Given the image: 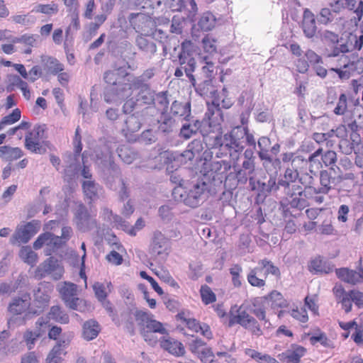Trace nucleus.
Instances as JSON below:
<instances>
[{"label": "nucleus", "mask_w": 363, "mask_h": 363, "mask_svg": "<svg viewBox=\"0 0 363 363\" xmlns=\"http://www.w3.org/2000/svg\"><path fill=\"white\" fill-rule=\"evenodd\" d=\"M104 80L110 85L116 86L114 91L121 97L130 96L134 90L140 87V80L130 76L123 67L106 72Z\"/></svg>", "instance_id": "1"}, {"label": "nucleus", "mask_w": 363, "mask_h": 363, "mask_svg": "<svg viewBox=\"0 0 363 363\" xmlns=\"http://www.w3.org/2000/svg\"><path fill=\"white\" fill-rule=\"evenodd\" d=\"M272 274L276 279H281V272L278 267L267 258L260 259L257 266L250 269L247 276L248 283L254 287L262 288L266 285L265 279Z\"/></svg>", "instance_id": "2"}, {"label": "nucleus", "mask_w": 363, "mask_h": 363, "mask_svg": "<svg viewBox=\"0 0 363 363\" xmlns=\"http://www.w3.org/2000/svg\"><path fill=\"white\" fill-rule=\"evenodd\" d=\"M216 192L217 189L213 187L209 181L203 178L192 183L183 201L186 206L196 208L206 200L208 194H213Z\"/></svg>", "instance_id": "3"}, {"label": "nucleus", "mask_w": 363, "mask_h": 363, "mask_svg": "<svg viewBox=\"0 0 363 363\" xmlns=\"http://www.w3.org/2000/svg\"><path fill=\"white\" fill-rule=\"evenodd\" d=\"M178 124L172 117L162 114L160 117V150L176 146L178 143Z\"/></svg>", "instance_id": "4"}, {"label": "nucleus", "mask_w": 363, "mask_h": 363, "mask_svg": "<svg viewBox=\"0 0 363 363\" xmlns=\"http://www.w3.org/2000/svg\"><path fill=\"white\" fill-rule=\"evenodd\" d=\"M135 318L140 327L141 334L145 340L151 345H155L157 342V333L159 332V322L153 319V315L151 313L138 311L135 314Z\"/></svg>", "instance_id": "5"}, {"label": "nucleus", "mask_w": 363, "mask_h": 363, "mask_svg": "<svg viewBox=\"0 0 363 363\" xmlns=\"http://www.w3.org/2000/svg\"><path fill=\"white\" fill-rule=\"evenodd\" d=\"M246 133L241 126L233 128L230 132L224 134V151L229 153L233 158H238L245 148L244 138Z\"/></svg>", "instance_id": "6"}, {"label": "nucleus", "mask_w": 363, "mask_h": 363, "mask_svg": "<svg viewBox=\"0 0 363 363\" xmlns=\"http://www.w3.org/2000/svg\"><path fill=\"white\" fill-rule=\"evenodd\" d=\"M45 130V125H35L25 136V147L33 153H45L48 146V142L44 140Z\"/></svg>", "instance_id": "7"}, {"label": "nucleus", "mask_w": 363, "mask_h": 363, "mask_svg": "<svg viewBox=\"0 0 363 363\" xmlns=\"http://www.w3.org/2000/svg\"><path fill=\"white\" fill-rule=\"evenodd\" d=\"M170 102H172L170 107L171 113L175 116H183L186 121H190V118L191 117L190 102L182 104L174 100L167 91L160 93V111H162V114L167 111L168 105Z\"/></svg>", "instance_id": "8"}, {"label": "nucleus", "mask_w": 363, "mask_h": 363, "mask_svg": "<svg viewBox=\"0 0 363 363\" xmlns=\"http://www.w3.org/2000/svg\"><path fill=\"white\" fill-rule=\"evenodd\" d=\"M65 268L62 262L54 257L44 260L35 271V277L40 279L50 276L53 280L57 281L62 278Z\"/></svg>", "instance_id": "9"}, {"label": "nucleus", "mask_w": 363, "mask_h": 363, "mask_svg": "<svg viewBox=\"0 0 363 363\" xmlns=\"http://www.w3.org/2000/svg\"><path fill=\"white\" fill-rule=\"evenodd\" d=\"M238 314L231 315L229 319L228 325L232 327L235 324H239L244 328L248 330L252 335L260 336L262 335V331L258 321L248 312L242 310L240 306L238 311Z\"/></svg>", "instance_id": "10"}, {"label": "nucleus", "mask_w": 363, "mask_h": 363, "mask_svg": "<svg viewBox=\"0 0 363 363\" xmlns=\"http://www.w3.org/2000/svg\"><path fill=\"white\" fill-rule=\"evenodd\" d=\"M129 21L137 33L145 36H150L156 30L155 21L147 14L142 13H131Z\"/></svg>", "instance_id": "11"}, {"label": "nucleus", "mask_w": 363, "mask_h": 363, "mask_svg": "<svg viewBox=\"0 0 363 363\" xmlns=\"http://www.w3.org/2000/svg\"><path fill=\"white\" fill-rule=\"evenodd\" d=\"M57 291L61 299L68 308L78 310V306L82 300L78 297L79 290L77 284L64 281L57 286Z\"/></svg>", "instance_id": "12"}, {"label": "nucleus", "mask_w": 363, "mask_h": 363, "mask_svg": "<svg viewBox=\"0 0 363 363\" xmlns=\"http://www.w3.org/2000/svg\"><path fill=\"white\" fill-rule=\"evenodd\" d=\"M231 164L226 160L215 161L211 163L209 177L204 179L209 181L213 187L221 188L224 177L231 169Z\"/></svg>", "instance_id": "13"}, {"label": "nucleus", "mask_w": 363, "mask_h": 363, "mask_svg": "<svg viewBox=\"0 0 363 363\" xmlns=\"http://www.w3.org/2000/svg\"><path fill=\"white\" fill-rule=\"evenodd\" d=\"M31 308V298L28 292L21 294L19 296L13 298L8 306V311L13 315H18L25 314L28 317Z\"/></svg>", "instance_id": "14"}, {"label": "nucleus", "mask_w": 363, "mask_h": 363, "mask_svg": "<svg viewBox=\"0 0 363 363\" xmlns=\"http://www.w3.org/2000/svg\"><path fill=\"white\" fill-rule=\"evenodd\" d=\"M141 121L140 118L134 114L126 117L121 133L128 142H135L138 137V133L141 128Z\"/></svg>", "instance_id": "15"}, {"label": "nucleus", "mask_w": 363, "mask_h": 363, "mask_svg": "<svg viewBox=\"0 0 363 363\" xmlns=\"http://www.w3.org/2000/svg\"><path fill=\"white\" fill-rule=\"evenodd\" d=\"M339 176H333L331 170H321L320 172V184L318 188H313L315 194H327L340 184Z\"/></svg>", "instance_id": "16"}, {"label": "nucleus", "mask_w": 363, "mask_h": 363, "mask_svg": "<svg viewBox=\"0 0 363 363\" xmlns=\"http://www.w3.org/2000/svg\"><path fill=\"white\" fill-rule=\"evenodd\" d=\"M50 296L45 289L38 288L34 293V299L31 303L30 313L40 315L48 308Z\"/></svg>", "instance_id": "17"}, {"label": "nucleus", "mask_w": 363, "mask_h": 363, "mask_svg": "<svg viewBox=\"0 0 363 363\" xmlns=\"http://www.w3.org/2000/svg\"><path fill=\"white\" fill-rule=\"evenodd\" d=\"M193 117L190 118L189 123H185L180 128L178 135L185 140H188L194 135H196L198 132L202 135V130L205 128L209 123L206 120H191Z\"/></svg>", "instance_id": "18"}, {"label": "nucleus", "mask_w": 363, "mask_h": 363, "mask_svg": "<svg viewBox=\"0 0 363 363\" xmlns=\"http://www.w3.org/2000/svg\"><path fill=\"white\" fill-rule=\"evenodd\" d=\"M211 128L205 127L202 130L203 142L208 149H219L224 151V140L221 133L209 130Z\"/></svg>", "instance_id": "19"}, {"label": "nucleus", "mask_w": 363, "mask_h": 363, "mask_svg": "<svg viewBox=\"0 0 363 363\" xmlns=\"http://www.w3.org/2000/svg\"><path fill=\"white\" fill-rule=\"evenodd\" d=\"M38 230L39 226L38 223L33 220L18 227L13 237L18 242L26 243L38 233Z\"/></svg>", "instance_id": "20"}, {"label": "nucleus", "mask_w": 363, "mask_h": 363, "mask_svg": "<svg viewBox=\"0 0 363 363\" xmlns=\"http://www.w3.org/2000/svg\"><path fill=\"white\" fill-rule=\"evenodd\" d=\"M238 184L240 183V180L238 174L234 172L229 171L227 174L224 177L222 187L217 188V191L219 189H222L223 187L224 191L222 192V195L220 197V200H226L232 197L233 191L236 189Z\"/></svg>", "instance_id": "21"}, {"label": "nucleus", "mask_w": 363, "mask_h": 363, "mask_svg": "<svg viewBox=\"0 0 363 363\" xmlns=\"http://www.w3.org/2000/svg\"><path fill=\"white\" fill-rule=\"evenodd\" d=\"M271 140L266 136L260 137L257 141L259 150L257 155L261 160L265 159L270 155H277L280 152L281 145L279 143H276L271 147Z\"/></svg>", "instance_id": "22"}, {"label": "nucleus", "mask_w": 363, "mask_h": 363, "mask_svg": "<svg viewBox=\"0 0 363 363\" xmlns=\"http://www.w3.org/2000/svg\"><path fill=\"white\" fill-rule=\"evenodd\" d=\"M160 347L176 357H183L186 353L184 345L170 337L160 339Z\"/></svg>", "instance_id": "23"}, {"label": "nucleus", "mask_w": 363, "mask_h": 363, "mask_svg": "<svg viewBox=\"0 0 363 363\" xmlns=\"http://www.w3.org/2000/svg\"><path fill=\"white\" fill-rule=\"evenodd\" d=\"M176 317L178 319L183 320L189 329L199 333L201 332V335L211 340L213 337L212 332L209 325L206 323L200 324V323L195 318H186L184 313H178Z\"/></svg>", "instance_id": "24"}, {"label": "nucleus", "mask_w": 363, "mask_h": 363, "mask_svg": "<svg viewBox=\"0 0 363 363\" xmlns=\"http://www.w3.org/2000/svg\"><path fill=\"white\" fill-rule=\"evenodd\" d=\"M267 303V298H264V296L254 298L251 301V305L249 306L248 310L250 313L255 315L259 320H263L265 323H268L270 324L266 317Z\"/></svg>", "instance_id": "25"}, {"label": "nucleus", "mask_w": 363, "mask_h": 363, "mask_svg": "<svg viewBox=\"0 0 363 363\" xmlns=\"http://www.w3.org/2000/svg\"><path fill=\"white\" fill-rule=\"evenodd\" d=\"M301 27L304 35L307 38H312L315 35L317 26L315 16L308 9H306L303 11V18Z\"/></svg>", "instance_id": "26"}, {"label": "nucleus", "mask_w": 363, "mask_h": 363, "mask_svg": "<svg viewBox=\"0 0 363 363\" xmlns=\"http://www.w3.org/2000/svg\"><path fill=\"white\" fill-rule=\"evenodd\" d=\"M247 151H245V160L242 162L241 168L238 170H235V172L238 176L240 183L242 184H246L248 178L252 176L255 171L254 159L247 157Z\"/></svg>", "instance_id": "27"}, {"label": "nucleus", "mask_w": 363, "mask_h": 363, "mask_svg": "<svg viewBox=\"0 0 363 363\" xmlns=\"http://www.w3.org/2000/svg\"><path fill=\"white\" fill-rule=\"evenodd\" d=\"M308 269L313 274H329L333 271L334 265L318 256L311 261Z\"/></svg>", "instance_id": "28"}, {"label": "nucleus", "mask_w": 363, "mask_h": 363, "mask_svg": "<svg viewBox=\"0 0 363 363\" xmlns=\"http://www.w3.org/2000/svg\"><path fill=\"white\" fill-rule=\"evenodd\" d=\"M13 43H21L23 45L21 52L25 55H30L33 48L36 46L37 39L34 34L25 33L19 37L13 36Z\"/></svg>", "instance_id": "29"}, {"label": "nucleus", "mask_w": 363, "mask_h": 363, "mask_svg": "<svg viewBox=\"0 0 363 363\" xmlns=\"http://www.w3.org/2000/svg\"><path fill=\"white\" fill-rule=\"evenodd\" d=\"M180 67H178L174 72V75L177 77H180L183 76L184 72H185L186 77L189 78L191 83L195 82V77L193 75V72L195 70L196 67V61L188 60L186 61L182 59H179Z\"/></svg>", "instance_id": "30"}, {"label": "nucleus", "mask_w": 363, "mask_h": 363, "mask_svg": "<svg viewBox=\"0 0 363 363\" xmlns=\"http://www.w3.org/2000/svg\"><path fill=\"white\" fill-rule=\"evenodd\" d=\"M306 350L305 347L296 345L292 351L288 350L279 355L280 360L286 361V363H300V359L304 356Z\"/></svg>", "instance_id": "31"}, {"label": "nucleus", "mask_w": 363, "mask_h": 363, "mask_svg": "<svg viewBox=\"0 0 363 363\" xmlns=\"http://www.w3.org/2000/svg\"><path fill=\"white\" fill-rule=\"evenodd\" d=\"M335 273L340 280L352 285L359 282L362 278L359 273L348 268L335 269Z\"/></svg>", "instance_id": "32"}, {"label": "nucleus", "mask_w": 363, "mask_h": 363, "mask_svg": "<svg viewBox=\"0 0 363 363\" xmlns=\"http://www.w3.org/2000/svg\"><path fill=\"white\" fill-rule=\"evenodd\" d=\"M99 324L94 320L86 321L82 326V337L87 341L95 339L100 333Z\"/></svg>", "instance_id": "33"}, {"label": "nucleus", "mask_w": 363, "mask_h": 363, "mask_svg": "<svg viewBox=\"0 0 363 363\" xmlns=\"http://www.w3.org/2000/svg\"><path fill=\"white\" fill-rule=\"evenodd\" d=\"M198 46L190 40H185L182 43L181 50L177 53V57L179 59L183 58V60L188 61V60H195L194 54L196 52Z\"/></svg>", "instance_id": "34"}, {"label": "nucleus", "mask_w": 363, "mask_h": 363, "mask_svg": "<svg viewBox=\"0 0 363 363\" xmlns=\"http://www.w3.org/2000/svg\"><path fill=\"white\" fill-rule=\"evenodd\" d=\"M23 155V152L20 147H12L9 145L0 146V158L9 161L20 159Z\"/></svg>", "instance_id": "35"}, {"label": "nucleus", "mask_w": 363, "mask_h": 363, "mask_svg": "<svg viewBox=\"0 0 363 363\" xmlns=\"http://www.w3.org/2000/svg\"><path fill=\"white\" fill-rule=\"evenodd\" d=\"M48 318L61 324H67L69 322V315L58 305L50 308Z\"/></svg>", "instance_id": "36"}, {"label": "nucleus", "mask_w": 363, "mask_h": 363, "mask_svg": "<svg viewBox=\"0 0 363 363\" xmlns=\"http://www.w3.org/2000/svg\"><path fill=\"white\" fill-rule=\"evenodd\" d=\"M160 158L163 160V163L166 165V172L167 174L179 171L178 162L176 160L175 157L172 152H169L168 150H164L163 152H160Z\"/></svg>", "instance_id": "37"}, {"label": "nucleus", "mask_w": 363, "mask_h": 363, "mask_svg": "<svg viewBox=\"0 0 363 363\" xmlns=\"http://www.w3.org/2000/svg\"><path fill=\"white\" fill-rule=\"evenodd\" d=\"M203 143L199 139L192 140L187 146V149L184 152V157L189 160H192L194 157L199 156L203 150Z\"/></svg>", "instance_id": "38"}, {"label": "nucleus", "mask_w": 363, "mask_h": 363, "mask_svg": "<svg viewBox=\"0 0 363 363\" xmlns=\"http://www.w3.org/2000/svg\"><path fill=\"white\" fill-rule=\"evenodd\" d=\"M112 284L111 282L107 283L106 286L100 282H96L93 285V290L97 299L104 303L108 294L111 291Z\"/></svg>", "instance_id": "39"}, {"label": "nucleus", "mask_w": 363, "mask_h": 363, "mask_svg": "<svg viewBox=\"0 0 363 363\" xmlns=\"http://www.w3.org/2000/svg\"><path fill=\"white\" fill-rule=\"evenodd\" d=\"M36 13H42L46 16H54L59 12V6L57 4L51 2L50 4H38L32 11Z\"/></svg>", "instance_id": "40"}, {"label": "nucleus", "mask_w": 363, "mask_h": 363, "mask_svg": "<svg viewBox=\"0 0 363 363\" xmlns=\"http://www.w3.org/2000/svg\"><path fill=\"white\" fill-rule=\"evenodd\" d=\"M44 62L48 72L52 75H56L58 72L64 71L65 69V65L55 57H47Z\"/></svg>", "instance_id": "41"}, {"label": "nucleus", "mask_w": 363, "mask_h": 363, "mask_svg": "<svg viewBox=\"0 0 363 363\" xmlns=\"http://www.w3.org/2000/svg\"><path fill=\"white\" fill-rule=\"evenodd\" d=\"M280 187L284 188V193L286 197L291 198L295 196H302L303 191L302 187L297 184H289L285 182H279Z\"/></svg>", "instance_id": "42"}, {"label": "nucleus", "mask_w": 363, "mask_h": 363, "mask_svg": "<svg viewBox=\"0 0 363 363\" xmlns=\"http://www.w3.org/2000/svg\"><path fill=\"white\" fill-rule=\"evenodd\" d=\"M19 256L24 262L33 267L38 262V255L30 246H23L19 252Z\"/></svg>", "instance_id": "43"}, {"label": "nucleus", "mask_w": 363, "mask_h": 363, "mask_svg": "<svg viewBox=\"0 0 363 363\" xmlns=\"http://www.w3.org/2000/svg\"><path fill=\"white\" fill-rule=\"evenodd\" d=\"M264 298H267V302L268 301L272 302V307L274 308H286L289 305L282 294L276 290L272 291L267 296H264Z\"/></svg>", "instance_id": "44"}, {"label": "nucleus", "mask_w": 363, "mask_h": 363, "mask_svg": "<svg viewBox=\"0 0 363 363\" xmlns=\"http://www.w3.org/2000/svg\"><path fill=\"white\" fill-rule=\"evenodd\" d=\"M216 21V18L215 16L211 12L207 11L203 13L200 18L198 22V26L202 30H211L214 28Z\"/></svg>", "instance_id": "45"}, {"label": "nucleus", "mask_w": 363, "mask_h": 363, "mask_svg": "<svg viewBox=\"0 0 363 363\" xmlns=\"http://www.w3.org/2000/svg\"><path fill=\"white\" fill-rule=\"evenodd\" d=\"M320 40L328 46L338 45L342 39L339 35L330 30H324L320 33Z\"/></svg>", "instance_id": "46"}, {"label": "nucleus", "mask_w": 363, "mask_h": 363, "mask_svg": "<svg viewBox=\"0 0 363 363\" xmlns=\"http://www.w3.org/2000/svg\"><path fill=\"white\" fill-rule=\"evenodd\" d=\"M21 112L19 108H15L7 116H5L0 121V131L6 127L13 125L21 119Z\"/></svg>", "instance_id": "47"}, {"label": "nucleus", "mask_w": 363, "mask_h": 363, "mask_svg": "<svg viewBox=\"0 0 363 363\" xmlns=\"http://www.w3.org/2000/svg\"><path fill=\"white\" fill-rule=\"evenodd\" d=\"M246 354L259 363H279L274 357L267 354H262L254 350H248Z\"/></svg>", "instance_id": "48"}, {"label": "nucleus", "mask_w": 363, "mask_h": 363, "mask_svg": "<svg viewBox=\"0 0 363 363\" xmlns=\"http://www.w3.org/2000/svg\"><path fill=\"white\" fill-rule=\"evenodd\" d=\"M218 115H222V111L220 107L219 99H214L212 101L211 105H208L207 111L205 113L204 118L203 120H206L209 123L206 125V127L211 128V118L215 113Z\"/></svg>", "instance_id": "49"}, {"label": "nucleus", "mask_w": 363, "mask_h": 363, "mask_svg": "<svg viewBox=\"0 0 363 363\" xmlns=\"http://www.w3.org/2000/svg\"><path fill=\"white\" fill-rule=\"evenodd\" d=\"M82 189L85 196L89 199L91 201L98 197V188L94 181H84L82 183Z\"/></svg>", "instance_id": "50"}, {"label": "nucleus", "mask_w": 363, "mask_h": 363, "mask_svg": "<svg viewBox=\"0 0 363 363\" xmlns=\"http://www.w3.org/2000/svg\"><path fill=\"white\" fill-rule=\"evenodd\" d=\"M147 37L150 38L151 40L153 38L150 36H145L144 35L140 34L136 39V43L138 47L145 51H150L151 52H155L157 50V47L153 42L150 41Z\"/></svg>", "instance_id": "51"}, {"label": "nucleus", "mask_w": 363, "mask_h": 363, "mask_svg": "<svg viewBox=\"0 0 363 363\" xmlns=\"http://www.w3.org/2000/svg\"><path fill=\"white\" fill-rule=\"evenodd\" d=\"M334 12L329 8H323L317 15V20L319 24L328 26L331 23L334 19Z\"/></svg>", "instance_id": "52"}, {"label": "nucleus", "mask_w": 363, "mask_h": 363, "mask_svg": "<svg viewBox=\"0 0 363 363\" xmlns=\"http://www.w3.org/2000/svg\"><path fill=\"white\" fill-rule=\"evenodd\" d=\"M203 48L205 52L213 55L217 52L216 40L212 35H206L202 40Z\"/></svg>", "instance_id": "53"}, {"label": "nucleus", "mask_w": 363, "mask_h": 363, "mask_svg": "<svg viewBox=\"0 0 363 363\" xmlns=\"http://www.w3.org/2000/svg\"><path fill=\"white\" fill-rule=\"evenodd\" d=\"M72 337V333L64 334L61 338L57 339L56 344L53 346V352H56L57 350L67 352L65 350L70 345Z\"/></svg>", "instance_id": "54"}, {"label": "nucleus", "mask_w": 363, "mask_h": 363, "mask_svg": "<svg viewBox=\"0 0 363 363\" xmlns=\"http://www.w3.org/2000/svg\"><path fill=\"white\" fill-rule=\"evenodd\" d=\"M310 342L311 345H314L317 342H320L323 347H328V348H334V342L328 338L327 335L324 333L320 332L317 335H313L310 337Z\"/></svg>", "instance_id": "55"}, {"label": "nucleus", "mask_w": 363, "mask_h": 363, "mask_svg": "<svg viewBox=\"0 0 363 363\" xmlns=\"http://www.w3.org/2000/svg\"><path fill=\"white\" fill-rule=\"evenodd\" d=\"M211 84L212 81L211 79H206L199 84H196V80L194 83H191L192 86L195 89V91L201 96H206L208 93H212V91L210 90V88L212 86Z\"/></svg>", "instance_id": "56"}, {"label": "nucleus", "mask_w": 363, "mask_h": 363, "mask_svg": "<svg viewBox=\"0 0 363 363\" xmlns=\"http://www.w3.org/2000/svg\"><path fill=\"white\" fill-rule=\"evenodd\" d=\"M230 274L232 277V283L235 287H240L242 285L241 273L242 268L239 264H233L229 269Z\"/></svg>", "instance_id": "57"}, {"label": "nucleus", "mask_w": 363, "mask_h": 363, "mask_svg": "<svg viewBox=\"0 0 363 363\" xmlns=\"http://www.w3.org/2000/svg\"><path fill=\"white\" fill-rule=\"evenodd\" d=\"M323 148L320 147L316 150L313 153L310 155L308 159H306L307 164H309V170L311 172H313V168L315 167L317 169L321 168L323 167L322 162H320L318 157L322 155Z\"/></svg>", "instance_id": "58"}, {"label": "nucleus", "mask_w": 363, "mask_h": 363, "mask_svg": "<svg viewBox=\"0 0 363 363\" xmlns=\"http://www.w3.org/2000/svg\"><path fill=\"white\" fill-rule=\"evenodd\" d=\"M202 301L206 304L212 303L216 301V294L207 285H203L200 289Z\"/></svg>", "instance_id": "59"}, {"label": "nucleus", "mask_w": 363, "mask_h": 363, "mask_svg": "<svg viewBox=\"0 0 363 363\" xmlns=\"http://www.w3.org/2000/svg\"><path fill=\"white\" fill-rule=\"evenodd\" d=\"M169 180L172 184H177L179 186L174 187L172 190V195L174 196L175 199H177V194H179V196L181 199H182V194L179 191L182 190L180 186L182 185V183L183 182V179L181 177V174L179 171H176L175 172H172V174H169Z\"/></svg>", "instance_id": "60"}, {"label": "nucleus", "mask_w": 363, "mask_h": 363, "mask_svg": "<svg viewBox=\"0 0 363 363\" xmlns=\"http://www.w3.org/2000/svg\"><path fill=\"white\" fill-rule=\"evenodd\" d=\"M284 204L293 208L302 209L305 207L306 200L302 196H295L291 198L285 197Z\"/></svg>", "instance_id": "61"}, {"label": "nucleus", "mask_w": 363, "mask_h": 363, "mask_svg": "<svg viewBox=\"0 0 363 363\" xmlns=\"http://www.w3.org/2000/svg\"><path fill=\"white\" fill-rule=\"evenodd\" d=\"M320 157L322 164H323L326 167L333 166L337 160V153L333 150H327L325 152L323 150Z\"/></svg>", "instance_id": "62"}, {"label": "nucleus", "mask_w": 363, "mask_h": 363, "mask_svg": "<svg viewBox=\"0 0 363 363\" xmlns=\"http://www.w3.org/2000/svg\"><path fill=\"white\" fill-rule=\"evenodd\" d=\"M145 225V220L142 218H139L133 226L124 225L123 230L131 236H135L137 233L142 230Z\"/></svg>", "instance_id": "63"}, {"label": "nucleus", "mask_w": 363, "mask_h": 363, "mask_svg": "<svg viewBox=\"0 0 363 363\" xmlns=\"http://www.w3.org/2000/svg\"><path fill=\"white\" fill-rule=\"evenodd\" d=\"M299 173L294 168L287 167L284 174V178L279 179V182H286L289 184H296V181L298 179Z\"/></svg>", "instance_id": "64"}]
</instances>
